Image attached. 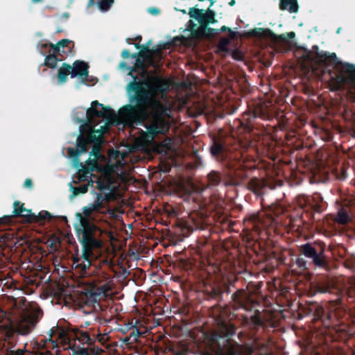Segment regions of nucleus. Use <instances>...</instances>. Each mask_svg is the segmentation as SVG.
Instances as JSON below:
<instances>
[{
    "instance_id": "c9c22d12",
    "label": "nucleus",
    "mask_w": 355,
    "mask_h": 355,
    "mask_svg": "<svg viewBox=\"0 0 355 355\" xmlns=\"http://www.w3.org/2000/svg\"><path fill=\"white\" fill-rule=\"evenodd\" d=\"M33 2L36 3V2H38V1H40L41 0H32Z\"/></svg>"
},
{
    "instance_id": "dca6fc26",
    "label": "nucleus",
    "mask_w": 355,
    "mask_h": 355,
    "mask_svg": "<svg viewBox=\"0 0 355 355\" xmlns=\"http://www.w3.org/2000/svg\"><path fill=\"white\" fill-rule=\"evenodd\" d=\"M94 0H92L94 1ZM112 3V0H99L98 2V8L101 11H107L110 9Z\"/></svg>"
},
{
    "instance_id": "6e6552de",
    "label": "nucleus",
    "mask_w": 355,
    "mask_h": 355,
    "mask_svg": "<svg viewBox=\"0 0 355 355\" xmlns=\"http://www.w3.org/2000/svg\"><path fill=\"white\" fill-rule=\"evenodd\" d=\"M140 58L143 59L144 63L141 64V67L147 65H154V58H160L159 49L158 48L155 49H150L149 46L144 47L139 53Z\"/></svg>"
},
{
    "instance_id": "bb28decb",
    "label": "nucleus",
    "mask_w": 355,
    "mask_h": 355,
    "mask_svg": "<svg viewBox=\"0 0 355 355\" xmlns=\"http://www.w3.org/2000/svg\"><path fill=\"white\" fill-rule=\"evenodd\" d=\"M48 46H49V44L47 43H44V44H42L40 46H38V47L40 48V51H41L42 53H44V51H43V49L44 48H47Z\"/></svg>"
},
{
    "instance_id": "c756f323",
    "label": "nucleus",
    "mask_w": 355,
    "mask_h": 355,
    "mask_svg": "<svg viewBox=\"0 0 355 355\" xmlns=\"http://www.w3.org/2000/svg\"><path fill=\"white\" fill-rule=\"evenodd\" d=\"M318 291L319 292H321V293H325L327 291V288H318Z\"/></svg>"
},
{
    "instance_id": "6ab92c4d",
    "label": "nucleus",
    "mask_w": 355,
    "mask_h": 355,
    "mask_svg": "<svg viewBox=\"0 0 355 355\" xmlns=\"http://www.w3.org/2000/svg\"><path fill=\"white\" fill-rule=\"evenodd\" d=\"M315 264L317 266H322L324 263V258L320 254H315V256L312 258Z\"/></svg>"
},
{
    "instance_id": "4468645a",
    "label": "nucleus",
    "mask_w": 355,
    "mask_h": 355,
    "mask_svg": "<svg viewBox=\"0 0 355 355\" xmlns=\"http://www.w3.org/2000/svg\"><path fill=\"white\" fill-rule=\"evenodd\" d=\"M203 11V10L192 8L189 10V14L191 18H194L197 19L200 23H201Z\"/></svg>"
},
{
    "instance_id": "b1692460",
    "label": "nucleus",
    "mask_w": 355,
    "mask_h": 355,
    "mask_svg": "<svg viewBox=\"0 0 355 355\" xmlns=\"http://www.w3.org/2000/svg\"><path fill=\"white\" fill-rule=\"evenodd\" d=\"M87 187H88V185L85 184L84 186H80L79 187H77L76 189V193H84L87 192Z\"/></svg>"
},
{
    "instance_id": "7ed1b4c3",
    "label": "nucleus",
    "mask_w": 355,
    "mask_h": 355,
    "mask_svg": "<svg viewBox=\"0 0 355 355\" xmlns=\"http://www.w3.org/2000/svg\"><path fill=\"white\" fill-rule=\"evenodd\" d=\"M148 132H142L137 139L136 143L141 150L150 151L154 150L156 146L154 143V136L159 134H165L169 127L168 124H144Z\"/></svg>"
},
{
    "instance_id": "aec40b11",
    "label": "nucleus",
    "mask_w": 355,
    "mask_h": 355,
    "mask_svg": "<svg viewBox=\"0 0 355 355\" xmlns=\"http://www.w3.org/2000/svg\"><path fill=\"white\" fill-rule=\"evenodd\" d=\"M228 43H229L228 39H226V38L222 39L218 44V49L220 51H226L227 45L228 44Z\"/></svg>"
},
{
    "instance_id": "423d86ee",
    "label": "nucleus",
    "mask_w": 355,
    "mask_h": 355,
    "mask_svg": "<svg viewBox=\"0 0 355 355\" xmlns=\"http://www.w3.org/2000/svg\"><path fill=\"white\" fill-rule=\"evenodd\" d=\"M13 213L16 216H23L33 221H39L40 218H50V214L48 211H41L39 213L38 216L31 214L30 210L24 208V205L19 202L14 203Z\"/></svg>"
},
{
    "instance_id": "0eeeda50",
    "label": "nucleus",
    "mask_w": 355,
    "mask_h": 355,
    "mask_svg": "<svg viewBox=\"0 0 355 355\" xmlns=\"http://www.w3.org/2000/svg\"><path fill=\"white\" fill-rule=\"evenodd\" d=\"M69 42V41L67 40H62L57 44H50L51 49L49 50V53H52V55H49L46 58L45 64L51 68L55 67L58 62V59L55 56V54L60 52L65 53L66 51L64 50V48Z\"/></svg>"
},
{
    "instance_id": "a878e982",
    "label": "nucleus",
    "mask_w": 355,
    "mask_h": 355,
    "mask_svg": "<svg viewBox=\"0 0 355 355\" xmlns=\"http://www.w3.org/2000/svg\"><path fill=\"white\" fill-rule=\"evenodd\" d=\"M24 186L28 188H31L32 187V182L31 180L29 179H27L24 182Z\"/></svg>"
},
{
    "instance_id": "cd10ccee",
    "label": "nucleus",
    "mask_w": 355,
    "mask_h": 355,
    "mask_svg": "<svg viewBox=\"0 0 355 355\" xmlns=\"http://www.w3.org/2000/svg\"><path fill=\"white\" fill-rule=\"evenodd\" d=\"M122 56L124 58H126L128 56V51H123L122 52Z\"/></svg>"
},
{
    "instance_id": "1a4fd4ad",
    "label": "nucleus",
    "mask_w": 355,
    "mask_h": 355,
    "mask_svg": "<svg viewBox=\"0 0 355 355\" xmlns=\"http://www.w3.org/2000/svg\"><path fill=\"white\" fill-rule=\"evenodd\" d=\"M264 35L275 45H286L288 43L287 37L289 39H293L295 37V33L293 32L288 33L287 36L284 35H276L268 30L264 31Z\"/></svg>"
},
{
    "instance_id": "5701e85b",
    "label": "nucleus",
    "mask_w": 355,
    "mask_h": 355,
    "mask_svg": "<svg viewBox=\"0 0 355 355\" xmlns=\"http://www.w3.org/2000/svg\"><path fill=\"white\" fill-rule=\"evenodd\" d=\"M252 322L254 325H260L261 324V320L260 316L259 315H256L252 317Z\"/></svg>"
},
{
    "instance_id": "f3484780",
    "label": "nucleus",
    "mask_w": 355,
    "mask_h": 355,
    "mask_svg": "<svg viewBox=\"0 0 355 355\" xmlns=\"http://www.w3.org/2000/svg\"><path fill=\"white\" fill-rule=\"evenodd\" d=\"M262 185V182H261L258 180H252L249 186L250 189H253L255 193L259 191V189L261 188Z\"/></svg>"
},
{
    "instance_id": "72a5a7b5",
    "label": "nucleus",
    "mask_w": 355,
    "mask_h": 355,
    "mask_svg": "<svg viewBox=\"0 0 355 355\" xmlns=\"http://www.w3.org/2000/svg\"><path fill=\"white\" fill-rule=\"evenodd\" d=\"M124 67H125V64H124V63H121V68H123Z\"/></svg>"
},
{
    "instance_id": "39448f33",
    "label": "nucleus",
    "mask_w": 355,
    "mask_h": 355,
    "mask_svg": "<svg viewBox=\"0 0 355 355\" xmlns=\"http://www.w3.org/2000/svg\"><path fill=\"white\" fill-rule=\"evenodd\" d=\"M88 65L85 62L76 61L73 64V67L64 64L59 70L58 81L62 84L67 80V76L71 74V78L80 76L85 82L88 76Z\"/></svg>"
},
{
    "instance_id": "412c9836",
    "label": "nucleus",
    "mask_w": 355,
    "mask_h": 355,
    "mask_svg": "<svg viewBox=\"0 0 355 355\" xmlns=\"http://www.w3.org/2000/svg\"><path fill=\"white\" fill-rule=\"evenodd\" d=\"M341 69L343 72L349 73V76L353 73V67L350 65L343 64L341 66Z\"/></svg>"
},
{
    "instance_id": "f704fd0d",
    "label": "nucleus",
    "mask_w": 355,
    "mask_h": 355,
    "mask_svg": "<svg viewBox=\"0 0 355 355\" xmlns=\"http://www.w3.org/2000/svg\"><path fill=\"white\" fill-rule=\"evenodd\" d=\"M139 62H140V58H138V59L137 60V64H139Z\"/></svg>"
},
{
    "instance_id": "7c9ffc66",
    "label": "nucleus",
    "mask_w": 355,
    "mask_h": 355,
    "mask_svg": "<svg viewBox=\"0 0 355 355\" xmlns=\"http://www.w3.org/2000/svg\"><path fill=\"white\" fill-rule=\"evenodd\" d=\"M251 352H249V350L247 349V347H245V355H249Z\"/></svg>"
},
{
    "instance_id": "2eb2a0df",
    "label": "nucleus",
    "mask_w": 355,
    "mask_h": 355,
    "mask_svg": "<svg viewBox=\"0 0 355 355\" xmlns=\"http://www.w3.org/2000/svg\"><path fill=\"white\" fill-rule=\"evenodd\" d=\"M302 253L307 257L313 258L316 254L315 250L310 245H304L302 247Z\"/></svg>"
},
{
    "instance_id": "c85d7f7f",
    "label": "nucleus",
    "mask_w": 355,
    "mask_h": 355,
    "mask_svg": "<svg viewBox=\"0 0 355 355\" xmlns=\"http://www.w3.org/2000/svg\"><path fill=\"white\" fill-rule=\"evenodd\" d=\"M338 81L340 83H343L345 80V77H343V76H338Z\"/></svg>"
},
{
    "instance_id": "4be33fe9",
    "label": "nucleus",
    "mask_w": 355,
    "mask_h": 355,
    "mask_svg": "<svg viewBox=\"0 0 355 355\" xmlns=\"http://www.w3.org/2000/svg\"><path fill=\"white\" fill-rule=\"evenodd\" d=\"M209 179L213 181V182L218 183L220 180V175L216 173H214L209 175Z\"/></svg>"
},
{
    "instance_id": "9d476101",
    "label": "nucleus",
    "mask_w": 355,
    "mask_h": 355,
    "mask_svg": "<svg viewBox=\"0 0 355 355\" xmlns=\"http://www.w3.org/2000/svg\"><path fill=\"white\" fill-rule=\"evenodd\" d=\"M279 8L282 10H288L291 13H295L298 10L297 0H281Z\"/></svg>"
},
{
    "instance_id": "ddd939ff",
    "label": "nucleus",
    "mask_w": 355,
    "mask_h": 355,
    "mask_svg": "<svg viewBox=\"0 0 355 355\" xmlns=\"http://www.w3.org/2000/svg\"><path fill=\"white\" fill-rule=\"evenodd\" d=\"M349 217L347 214V211L345 209L340 210L338 213L336 221L338 223L343 225V224L347 223L349 222Z\"/></svg>"
},
{
    "instance_id": "2f4dec72",
    "label": "nucleus",
    "mask_w": 355,
    "mask_h": 355,
    "mask_svg": "<svg viewBox=\"0 0 355 355\" xmlns=\"http://www.w3.org/2000/svg\"><path fill=\"white\" fill-rule=\"evenodd\" d=\"M234 3H235V1H234V0H232V1L229 3V4H230V6H233V5H234Z\"/></svg>"
},
{
    "instance_id": "20e7f679",
    "label": "nucleus",
    "mask_w": 355,
    "mask_h": 355,
    "mask_svg": "<svg viewBox=\"0 0 355 355\" xmlns=\"http://www.w3.org/2000/svg\"><path fill=\"white\" fill-rule=\"evenodd\" d=\"M40 313L37 309L24 311L13 323V328L21 335L28 334L35 327Z\"/></svg>"
},
{
    "instance_id": "f8f14e48",
    "label": "nucleus",
    "mask_w": 355,
    "mask_h": 355,
    "mask_svg": "<svg viewBox=\"0 0 355 355\" xmlns=\"http://www.w3.org/2000/svg\"><path fill=\"white\" fill-rule=\"evenodd\" d=\"M214 14L211 11L209 12H204L202 13V19H201V26L199 28V32L200 35H204L205 33L203 32L206 30V26L204 25L211 23L214 21Z\"/></svg>"
},
{
    "instance_id": "f03ea898",
    "label": "nucleus",
    "mask_w": 355,
    "mask_h": 355,
    "mask_svg": "<svg viewBox=\"0 0 355 355\" xmlns=\"http://www.w3.org/2000/svg\"><path fill=\"white\" fill-rule=\"evenodd\" d=\"M302 58V67L308 71H312L317 76L322 72L324 73V67L329 66L334 61L331 56L319 52L318 47H313L312 51L304 52Z\"/></svg>"
},
{
    "instance_id": "f257e3e1",
    "label": "nucleus",
    "mask_w": 355,
    "mask_h": 355,
    "mask_svg": "<svg viewBox=\"0 0 355 355\" xmlns=\"http://www.w3.org/2000/svg\"><path fill=\"white\" fill-rule=\"evenodd\" d=\"M54 335L58 336V339L61 340L63 345H67V348L70 349L71 352L70 355H89L85 348L72 346L71 343V338H74L83 345L89 344L92 340L87 332L80 331L79 329H72L71 334L69 335L67 331L56 326L52 327L49 331L51 338Z\"/></svg>"
},
{
    "instance_id": "473e14b6",
    "label": "nucleus",
    "mask_w": 355,
    "mask_h": 355,
    "mask_svg": "<svg viewBox=\"0 0 355 355\" xmlns=\"http://www.w3.org/2000/svg\"><path fill=\"white\" fill-rule=\"evenodd\" d=\"M9 220V218H8V217L5 218L0 219V220Z\"/></svg>"
},
{
    "instance_id": "393cba45",
    "label": "nucleus",
    "mask_w": 355,
    "mask_h": 355,
    "mask_svg": "<svg viewBox=\"0 0 355 355\" xmlns=\"http://www.w3.org/2000/svg\"><path fill=\"white\" fill-rule=\"evenodd\" d=\"M148 12H149V13H150L152 15H157L159 13L158 9H157L155 8H149Z\"/></svg>"
},
{
    "instance_id": "9b49d317",
    "label": "nucleus",
    "mask_w": 355,
    "mask_h": 355,
    "mask_svg": "<svg viewBox=\"0 0 355 355\" xmlns=\"http://www.w3.org/2000/svg\"><path fill=\"white\" fill-rule=\"evenodd\" d=\"M110 288L108 285L104 284L98 288L96 291L90 293V297L93 298V300L96 302L101 300L103 297H106L107 292Z\"/></svg>"
},
{
    "instance_id": "a211bd4d",
    "label": "nucleus",
    "mask_w": 355,
    "mask_h": 355,
    "mask_svg": "<svg viewBox=\"0 0 355 355\" xmlns=\"http://www.w3.org/2000/svg\"><path fill=\"white\" fill-rule=\"evenodd\" d=\"M222 145L218 143H214L211 148V153L213 155L216 156L222 151Z\"/></svg>"
},
{
    "instance_id": "e433bc0d",
    "label": "nucleus",
    "mask_w": 355,
    "mask_h": 355,
    "mask_svg": "<svg viewBox=\"0 0 355 355\" xmlns=\"http://www.w3.org/2000/svg\"><path fill=\"white\" fill-rule=\"evenodd\" d=\"M169 144H170V141H168V142L165 144V146H168V145Z\"/></svg>"
}]
</instances>
